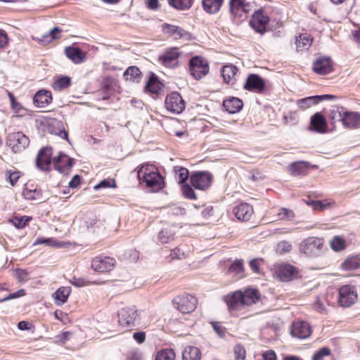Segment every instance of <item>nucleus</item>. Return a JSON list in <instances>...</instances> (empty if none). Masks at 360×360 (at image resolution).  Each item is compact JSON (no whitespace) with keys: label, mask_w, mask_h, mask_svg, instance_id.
I'll list each match as a JSON object with an SVG mask.
<instances>
[{"label":"nucleus","mask_w":360,"mask_h":360,"mask_svg":"<svg viewBox=\"0 0 360 360\" xmlns=\"http://www.w3.org/2000/svg\"><path fill=\"white\" fill-rule=\"evenodd\" d=\"M138 177L142 179L146 186L151 188L153 192H157L164 187V180L162 175L155 171H150L148 165L143 166L138 171Z\"/></svg>","instance_id":"1"},{"label":"nucleus","mask_w":360,"mask_h":360,"mask_svg":"<svg viewBox=\"0 0 360 360\" xmlns=\"http://www.w3.org/2000/svg\"><path fill=\"white\" fill-rule=\"evenodd\" d=\"M323 240L317 237H308L300 245V252L307 257H316L323 252Z\"/></svg>","instance_id":"2"},{"label":"nucleus","mask_w":360,"mask_h":360,"mask_svg":"<svg viewBox=\"0 0 360 360\" xmlns=\"http://www.w3.org/2000/svg\"><path fill=\"white\" fill-rule=\"evenodd\" d=\"M191 75L195 79H200L209 72L210 67L207 60L200 56L192 57L189 61Z\"/></svg>","instance_id":"3"},{"label":"nucleus","mask_w":360,"mask_h":360,"mask_svg":"<svg viewBox=\"0 0 360 360\" xmlns=\"http://www.w3.org/2000/svg\"><path fill=\"white\" fill-rule=\"evenodd\" d=\"M197 299L189 294L177 296L172 300L174 307L183 314L193 311L197 306Z\"/></svg>","instance_id":"4"},{"label":"nucleus","mask_w":360,"mask_h":360,"mask_svg":"<svg viewBox=\"0 0 360 360\" xmlns=\"http://www.w3.org/2000/svg\"><path fill=\"white\" fill-rule=\"evenodd\" d=\"M119 324L123 327L133 328L139 324V314L135 307H125L117 314Z\"/></svg>","instance_id":"5"},{"label":"nucleus","mask_w":360,"mask_h":360,"mask_svg":"<svg viewBox=\"0 0 360 360\" xmlns=\"http://www.w3.org/2000/svg\"><path fill=\"white\" fill-rule=\"evenodd\" d=\"M269 21V17L265 14L264 10L259 9L252 14L249 24L256 32L264 34L267 32Z\"/></svg>","instance_id":"6"},{"label":"nucleus","mask_w":360,"mask_h":360,"mask_svg":"<svg viewBox=\"0 0 360 360\" xmlns=\"http://www.w3.org/2000/svg\"><path fill=\"white\" fill-rule=\"evenodd\" d=\"M213 179L212 174L207 171L193 172L190 176V182L195 188L206 190L210 187Z\"/></svg>","instance_id":"7"},{"label":"nucleus","mask_w":360,"mask_h":360,"mask_svg":"<svg viewBox=\"0 0 360 360\" xmlns=\"http://www.w3.org/2000/svg\"><path fill=\"white\" fill-rule=\"evenodd\" d=\"M165 105L168 111L176 115L181 113L186 107L184 101L177 91H172L166 96Z\"/></svg>","instance_id":"8"},{"label":"nucleus","mask_w":360,"mask_h":360,"mask_svg":"<svg viewBox=\"0 0 360 360\" xmlns=\"http://www.w3.org/2000/svg\"><path fill=\"white\" fill-rule=\"evenodd\" d=\"M181 54L177 47L167 48L159 56L158 60L162 65L174 68L179 65V58Z\"/></svg>","instance_id":"9"},{"label":"nucleus","mask_w":360,"mask_h":360,"mask_svg":"<svg viewBox=\"0 0 360 360\" xmlns=\"http://www.w3.org/2000/svg\"><path fill=\"white\" fill-rule=\"evenodd\" d=\"M358 294L355 286L345 285L339 289L338 302L340 306L348 307L357 300Z\"/></svg>","instance_id":"10"},{"label":"nucleus","mask_w":360,"mask_h":360,"mask_svg":"<svg viewBox=\"0 0 360 360\" xmlns=\"http://www.w3.org/2000/svg\"><path fill=\"white\" fill-rule=\"evenodd\" d=\"M8 144L14 153H20L27 148L30 139L21 131L14 132L8 135Z\"/></svg>","instance_id":"11"},{"label":"nucleus","mask_w":360,"mask_h":360,"mask_svg":"<svg viewBox=\"0 0 360 360\" xmlns=\"http://www.w3.org/2000/svg\"><path fill=\"white\" fill-rule=\"evenodd\" d=\"M243 89L249 91L262 93L266 89V83L259 75L252 73L248 76Z\"/></svg>","instance_id":"12"},{"label":"nucleus","mask_w":360,"mask_h":360,"mask_svg":"<svg viewBox=\"0 0 360 360\" xmlns=\"http://www.w3.org/2000/svg\"><path fill=\"white\" fill-rule=\"evenodd\" d=\"M73 159L69 158L64 153H60L59 155L53 158V166L55 169L64 175L69 174L73 165Z\"/></svg>","instance_id":"13"},{"label":"nucleus","mask_w":360,"mask_h":360,"mask_svg":"<svg viewBox=\"0 0 360 360\" xmlns=\"http://www.w3.org/2000/svg\"><path fill=\"white\" fill-rule=\"evenodd\" d=\"M162 31L165 34H167L172 37L174 39L178 40V39H184L186 41L191 40L192 38L191 34L183 28L173 25H169L167 23H164L162 25Z\"/></svg>","instance_id":"14"},{"label":"nucleus","mask_w":360,"mask_h":360,"mask_svg":"<svg viewBox=\"0 0 360 360\" xmlns=\"http://www.w3.org/2000/svg\"><path fill=\"white\" fill-rule=\"evenodd\" d=\"M115 260L110 257H96L92 259L91 268L97 272L110 271L115 265Z\"/></svg>","instance_id":"15"},{"label":"nucleus","mask_w":360,"mask_h":360,"mask_svg":"<svg viewBox=\"0 0 360 360\" xmlns=\"http://www.w3.org/2000/svg\"><path fill=\"white\" fill-rule=\"evenodd\" d=\"M51 148L44 147L41 148L36 158L37 167L41 171L49 170L51 164Z\"/></svg>","instance_id":"16"},{"label":"nucleus","mask_w":360,"mask_h":360,"mask_svg":"<svg viewBox=\"0 0 360 360\" xmlns=\"http://www.w3.org/2000/svg\"><path fill=\"white\" fill-rule=\"evenodd\" d=\"M290 334L299 339H306L311 335V328L307 322L304 321H297L292 324Z\"/></svg>","instance_id":"17"},{"label":"nucleus","mask_w":360,"mask_h":360,"mask_svg":"<svg viewBox=\"0 0 360 360\" xmlns=\"http://www.w3.org/2000/svg\"><path fill=\"white\" fill-rule=\"evenodd\" d=\"M309 129L319 134L327 131L328 124L325 117L321 112H316L311 117Z\"/></svg>","instance_id":"18"},{"label":"nucleus","mask_w":360,"mask_h":360,"mask_svg":"<svg viewBox=\"0 0 360 360\" xmlns=\"http://www.w3.org/2000/svg\"><path fill=\"white\" fill-rule=\"evenodd\" d=\"M313 70L321 75H327L333 71L332 61L330 58L320 57L313 63Z\"/></svg>","instance_id":"19"},{"label":"nucleus","mask_w":360,"mask_h":360,"mask_svg":"<svg viewBox=\"0 0 360 360\" xmlns=\"http://www.w3.org/2000/svg\"><path fill=\"white\" fill-rule=\"evenodd\" d=\"M233 212L238 220L248 221L253 214V208L248 203H240L233 207Z\"/></svg>","instance_id":"20"},{"label":"nucleus","mask_w":360,"mask_h":360,"mask_svg":"<svg viewBox=\"0 0 360 360\" xmlns=\"http://www.w3.org/2000/svg\"><path fill=\"white\" fill-rule=\"evenodd\" d=\"M248 4L244 0H230L229 9L231 15L240 18H246Z\"/></svg>","instance_id":"21"},{"label":"nucleus","mask_w":360,"mask_h":360,"mask_svg":"<svg viewBox=\"0 0 360 360\" xmlns=\"http://www.w3.org/2000/svg\"><path fill=\"white\" fill-rule=\"evenodd\" d=\"M342 124L349 129L360 127V113L345 110Z\"/></svg>","instance_id":"22"},{"label":"nucleus","mask_w":360,"mask_h":360,"mask_svg":"<svg viewBox=\"0 0 360 360\" xmlns=\"http://www.w3.org/2000/svg\"><path fill=\"white\" fill-rule=\"evenodd\" d=\"M51 101V92L45 89L38 91L33 97V103L38 108H44L50 104Z\"/></svg>","instance_id":"23"},{"label":"nucleus","mask_w":360,"mask_h":360,"mask_svg":"<svg viewBox=\"0 0 360 360\" xmlns=\"http://www.w3.org/2000/svg\"><path fill=\"white\" fill-rule=\"evenodd\" d=\"M278 276L282 281H288L293 279L297 274L295 268L288 264L281 265L277 270Z\"/></svg>","instance_id":"24"},{"label":"nucleus","mask_w":360,"mask_h":360,"mask_svg":"<svg viewBox=\"0 0 360 360\" xmlns=\"http://www.w3.org/2000/svg\"><path fill=\"white\" fill-rule=\"evenodd\" d=\"M65 56L74 63L78 64L84 61L85 53L79 48L68 46L65 49Z\"/></svg>","instance_id":"25"},{"label":"nucleus","mask_w":360,"mask_h":360,"mask_svg":"<svg viewBox=\"0 0 360 360\" xmlns=\"http://www.w3.org/2000/svg\"><path fill=\"white\" fill-rule=\"evenodd\" d=\"M242 100L236 97H231L223 102V107L230 114L238 112L243 108Z\"/></svg>","instance_id":"26"},{"label":"nucleus","mask_w":360,"mask_h":360,"mask_svg":"<svg viewBox=\"0 0 360 360\" xmlns=\"http://www.w3.org/2000/svg\"><path fill=\"white\" fill-rule=\"evenodd\" d=\"M71 292V288L69 286H63L59 288L53 294L55 304L60 306L65 303Z\"/></svg>","instance_id":"27"},{"label":"nucleus","mask_w":360,"mask_h":360,"mask_svg":"<svg viewBox=\"0 0 360 360\" xmlns=\"http://www.w3.org/2000/svg\"><path fill=\"white\" fill-rule=\"evenodd\" d=\"M243 295L242 302L245 305H252L257 303L260 297L259 292L256 289H247L244 292H241Z\"/></svg>","instance_id":"28"},{"label":"nucleus","mask_w":360,"mask_h":360,"mask_svg":"<svg viewBox=\"0 0 360 360\" xmlns=\"http://www.w3.org/2000/svg\"><path fill=\"white\" fill-rule=\"evenodd\" d=\"M242 298L243 295L241 294V291H236L231 296H227L226 302L230 309L237 310L244 306L243 302H242Z\"/></svg>","instance_id":"29"},{"label":"nucleus","mask_w":360,"mask_h":360,"mask_svg":"<svg viewBox=\"0 0 360 360\" xmlns=\"http://www.w3.org/2000/svg\"><path fill=\"white\" fill-rule=\"evenodd\" d=\"M237 72L238 68L232 64L224 65L221 70L224 81L227 84H234V76Z\"/></svg>","instance_id":"30"},{"label":"nucleus","mask_w":360,"mask_h":360,"mask_svg":"<svg viewBox=\"0 0 360 360\" xmlns=\"http://www.w3.org/2000/svg\"><path fill=\"white\" fill-rule=\"evenodd\" d=\"M309 169V162L300 161L292 163L288 168L289 172L293 176L305 175Z\"/></svg>","instance_id":"31"},{"label":"nucleus","mask_w":360,"mask_h":360,"mask_svg":"<svg viewBox=\"0 0 360 360\" xmlns=\"http://www.w3.org/2000/svg\"><path fill=\"white\" fill-rule=\"evenodd\" d=\"M22 195L24 198L27 200L37 201L43 200V194L41 189L34 188L33 186H32V188L26 187L25 188H24L22 191Z\"/></svg>","instance_id":"32"},{"label":"nucleus","mask_w":360,"mask_h":360,"mask_svg":"<svg viewBox=\"0 0 360 360\" xmlns=\"http://www.w3.org/2000/svg\"><path fill=\"white\" fill-rule=\"evenodd\" d=\"M224 0H202L203 9L210 14L219 12Z\"/></svg>","instance_id":"33"},{"label":"nucleus","mask_w":360,"mask_h":360,"mask_svg":"<svg viewBox=\"0 0 360 360\" xmlns=\"http://www.w3.org/2000/svg\"><path fill=\"white\" fill-rule=\"evenodd\" d=\"M163 84L159 81L158 77L153 74L146 84V90L155 94H158Z\"/></svg>","instance_id":"34"},{"label":"nucleus","mask_w":360,"mask_h":360,"mask_svg":"<svg viewBox=\"0 0 360 360\" xmlns=\"http://www.w3.org/2000/svg\"><path fill=\"white\" fill-rule=\"evenodd\" d=\"M201 352L194 346L186 347L182 352V360H200Z\"/></svg>","instance_id":"35"},{"label":"nucleus","mask_w":360,"mask_h":360,"mask_svg":"<svg viewBox=\"0 0 360 360\" xmlns=\"http://www.w3.org/2000/svg\"><path fill=\"white\" fill-rule=\"evenodd\" d=\"M123 77L127 81L139 82L141 78V72L137 67L130 66L124 71Z\"/></svg>","instance_id":"36"},{"label":"nucleus","mask_w":360,"mask_h":360,"mask_svg":"<svg viewBox=\"0 0 360 360\" xmlns=\"http://www.w3.org/2000/svg\"><path fill=\"white\" fill-rule=\"evenodd\" d=\"M228 272L234 274L238 278L243 276L244 267L242 259H236L233 261L229 267Z\"/></svg>","instance_id":"37"},{"label":"nucleus","mask_w":360,"mask_h":360,"mask_svg":"<svg viewBox=\"0 0 360 360\" xmlns=\"http://www.w3.org/2000/svg\"><path fill=\"white\" fill-rule=\"evenodd\" d=\"M71 84V78L68 76H60L52 84L54 90L62 91Z\"/></svg>","instance_id":"38"},{"label":"nucleus","mask_w":360,"mask_h":360,"mask_svg":"<svg viewBox=\"0 0 360 360\" xmlns=\"http://www.w3.org/2000/svg\"><path fill=\"white\" fill-rule=\"evenodd\" d=\"M170 6L180 11L189 9L192 6L193 0H167Z\"/></svg>","instance_id":"39"},{"label":"nucleus","mask_w":360,"mask_h":360,"mask_svg":"<svg viewBox=\"0 0 360 360\" xmlns=\"http://www.w3.org/2000/svg\"><path fill=\"white\" fill-rule=\"evenodd\" d=\"M174 172H175L176 176L179 179V184L181 185L186 184V181L189 176V172L186 168L175 166L174 167Z\"/></svg>","instance_id":"40"},{"label":"nucleus","mask_w":360,"mask_h":360,"mask_svg":"<svg viewBox=\"0 0 360 360\" xmlns=\"http://www.w3.org/2000/svg\"><path fill=\"white\" fill-rule=\"evenodd\" d=\"M345 110L341 106H333L330 112V118L333 122L337 121L342 122Z\"/></svg>","instance_id":"41"},{"label":"nucleus","mask_w":360,"mask_h":360,"mask_svg":"<svg viewBox=\"0 0 360 360\" xmlns=\"http://www.w3.org/2000/svg\"><path fill=\"white\" fill-rule=\"evenodd\" d=\"M342 268L346 271H353L360 268V261L356 257H350L344 261Z\"/></svg>","instance_id":"42"},{"label":"nucleus","mask_w":360,"mask_h":360,"mask_svg":"<svg viewBox=\"0 0 360 360\" xmlns=\"http://www.w3.org/2000/svg\"><path fill=\"white\" fill-rule=\"evenodd\" d=\"M330 248L335 252L343 250L346 248V242L339 236H334L330 240Z\"/></svg>","instance_id":"43"},{"label":"nucleus","mask_w":360,"mask_h":360,"mask_svg":"<svg viewBox=\"0 0 360 360\" xmlns=\"http://www.w3.org/2000/svg\"><path fill=\"white\" fill-rule=\"evenodd\" d=\"M312 39L307 34H300L296 39V46L297 49H308L311 44Z\"/></svg>","instance_id":"44"},{"label":"nucleus","mask_w":360,"mask_h":360,"mask_svg":"<svg viewBox=\"0 0 360 360\" xmlns=\"http://www.w3.org/2000/svg\"><path fill=\"white\" fill-rule=\"evenodd\" d=\"M175 353L172 349H163L159 351L155 356V360H174Z\"/></svg>","instance_id":"45"},{"label":"nucleus","mask_w":360,"mask_h":360,"mask_svg":"<svg viewBox=\"0 0 360 360\" xmlns=\"http://www.w3.org/2000/svg\"><path fill=\"white\" fill-rule=\"evenodd\" d=\"M62 30L58 27H55L51 30L47 34L43 36L42 41L44 42H51L54 39L60 38V34Z\"/></svg>","instance_id":"46"},{"label":"nucleus","mask_w":360,"mask_h":360,"mask_svg":"<svg viewBox=\"0 0 360 360\" xmlns=\"http://www.w3.org/2000/svg\"><path fill=\"white\" fill-rule=\"evenodd\" d=\"M174 240V233L171 230L165 229L158 233V240L162 243H167Z\"/></svg>","instance_id":"47"},{"label":"nucleus","mask_w":360,"mask_h":360,"mask_svg":"<svg viewBox=\"0 0 360 360\" xmlns=\"http://www.w3.org/2000/svg\"><path fill=\"white\" fill-rule=\"evenodd\" d=\"M316 101L314 96L306 97L297 101V105L300 109L304 110L311 107L313 105H316Z\"/></svg>","instance_id":"48"},{"label":"nucleus","mask_w":360,"mask_h":360,"mask_svg":"<svg viewBox=\"0 0 360 360\" xmlns=\"http://www.w3.org/2000/svg\"><path fill=\"white\" fill-rule=\"evenodd\" d=\"M32 218L27 216L20 217H15L12 219V224L18 229H22L31 221Z\"/></svg>","instance_id":"49"},{"label":"nucleus","mask_w":360,"mask_h":360,"mask_svg":"<svg viewBox=\"0 0 360 360\" xmlns=\"http://www.w3.org/2000/svg\"><path fill=\"white\" fill-rule=\"evenodd\" d=\"M117 184L114 179L107 178L101 181L98 184L95 185L94 188L97 191L101 188H116Z\"/></svg>","instance_id":"50"},{"label":"nucleus","mask_w":360,"mask_h":360,"mask_svg":"<svg viewBox=\"0 0 360 360\" xmlns=\"http://www.w3.org/2000/svg\"><path fill=\"white\" fill-rule=\"evenodd\" d=\"M39 244H46L48 246L58 247V248H62L64 246V243L63 242H57L51 238H38L35 241L34 245H39Z\"/></svg>","instance_id":"51"},{"label":"nucleus","mask_w":360,"mask_h":360,"mask_svg":"<svg viewBox=\"0 0 360 360\" xmlns=\"http://www.w3.org/2000/svg\"><path fill=\"white\" fill-rule=\"evenodd\" d=\"M181 192L186 198L196 199V195L193 188L188 184L181 185Z\"/></svg>","instance_id":"52"},{"label":"nucleus","mask_w":360,"mask_h":360,"mask_svg":"<svg viewBox=\"0 0 360 360\" xmlns=\"http://www.w3.org/2000/svg\"><path fill=\"white\" fill-rule=\"evenodd\" d=\"M235 360H245L246 356V352L244 347L240 345H236L233 349Z\"/></svg>","instance_id":"53"},{"label":"nucleus","mask_w":360,"mask_h":360,"mask_svg":"<svg viewBox=\"0 0 360 360\" xmlns=\"http://www.w3.org/2000/svg\"><path fill=\"white\" fill-rule=\"evenodd\" d=\"M25 295V291L23 289H20L13 293H10L6 296H1V295H0V303L20 297L22 296H24Z\"/></svg>","instance_id":"54"},{"label":"nucleus","mask_w":360,"mask_h":360,"mask_svg":"<svg viewBox=\"0 0 360 360\" xmlns=\"http://www.w3.org/2000/svg\"><path fill=\"white\" fill-rule=\"evenodd\" d=\"M330 349L328 347H322L317 350L313 355L312 360H322L323 357L330 354Z\"/></svg>","instance_id":"55"},{"label":"nucleus","mask_w":360,"mask_h":360,"mask_svg":"<svg viewBox=\"0 0 360 360\" xmlns=\"http://www.w3.org/2000/svg\"><path fill=\"white\" fill-rule=\"evenodd\" d=\"M278 219H290L294 217V213L292 210L287 208H281L278 210L277 213Z\"/></svg>","instance_id":"56"},{"label":"nucleus","mask_w":360,"mask_h":360,"mask_svg":"<svg viewBox=\"0 0 360 360\" xmlns=\"http://www.w3.org/2000/svg\"><path fill=\"white\" fill-rule=\"evenodd\" d=\"M8 97L10 98L11 108L14 110V112L15 113L20 112L21 110L23 109L22 105L16 101L15 96L12 93L8 92Z\"/></svg>","instance_id":"57"},{"label":"nucleus","mask_w":360,"mask_h":360,"mask_svg":"<svg viewBox=\"0 0 360 360\" xmlns=\"http://www.w3.org/2000/svg\"><path fill=\"white\" fill-rule=\"evenodd\" d=\"M7 179L11 186H15L18 181L20 175L18 171L11 172L10 171L6 172Z\"/></svg>","instance_id":"58"},{"label":"nucleus","mask_w":360,"mask_h":360,"mask_svg":"<svg viewBox=\"0 0 360 360\" xmlns=\"http://www.w3.org/2000/svg\"><path fill=\"white\" fill-rule=\"evenodd\" d=\"M292 250V245L290 243L283 240L278 243V250L280 253L289 252Z\"/></svg>","instance_id":"59"},{"label":"nucleus","mask_w":360,"mask_h":360,"mask_svg":"<svg viewBox=\"0 0 360 360\" xmlns=\"http://www.w3.org/2000/svg\"><path fill=\"white\" fill-rule=\"evenodd\" d=\"M170 257L172 259H182L185 258V254L182 252L180 248H176L171 251Z\"/></svg>","instance_id":"60"},{"label":"nucleus","mask_w":360,"mask_h":360,"mask_svg":"<svg viewBox=\"0 0 360 360\" xmlns=\"http://www.w3.org/2000/svg\"><path fill=\"white\" fill-rule=\"evenodd\" d=\"M127 360H142V354L139 351H130L127 354Z\"/></svg>","instance_id":"61"},{"label":"nucleus","mask_w":360,"mask_h":360,"mask_svg":"<svg viewBox=\"0 0 360 360\" xmlns=\"http://www.w3.org/2000/svg\"><path fill=\"white\" fill-rule=\"evenodd\" d=\"M212 327L215 332L220 336L223 337L225 335L226 329L219 323L212 322Z\"/></svg>","instance_id":"62"},{"label":"nucleus","mask_w":360,"mask_h":360,"mask_svg":"<svg viewBox=\"0 0 360 360\" xmlns=\"http://www.w3.org/2000/svg\"><path fill=\"white\" fill-rule=\"evenodd\" d=\"M28 276L29 273L25 269H18L16 271V277L20 281H25Z\"/></svg>","instance_id":"63"},{"label":"nucleus","mask_w":360,"mask_h":360,"mask_svg":"<svg viewBox=\"0 0 360 360\" xmlns=\"http://www.w3.org/2000/svg\"><path fill=\"white\" fill-rule=\"evenodd\" d=\"M82 177L79 174H75L69 182V187L72 188H77L81 184Z\"/></svg>","instance_id":"64"}]
</instances>
